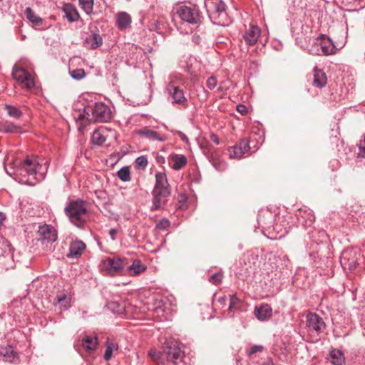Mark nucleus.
<instances>
[{
    "label": "nucleus",
    "mask_w": 365,
    "mask_h": 365,
    "mask_svg": "<svg viewBox=\"0 0 365 365\" xmlns=\"http://www.w3.org/2000/svg\"><path fill=\"white\" fill-rule=\"evenodd\" d=\"M111 118L110 108L102 102L88 105L83 113H79L76 122L79 124L78 130H83L87 122H108Z\"/></svg>",
    "instance_id": "f257e3e1"
},
{
    "label": "nucleus",
    "mask_w": 365,
    "mask_h": 365,
    "mask_svg": "<svg viewBox=\"0 0 365 365\" xmlns=\"http://www.w3.org/2000/svg\"><path fill=\"white\" fill-rule=\"evenodd\" d=\"M152 194L153 205L151 210L154 211L163 208L171 195V188L165 173L158 172L155 174V184Z\"/></svg>",
    "instance_id": "f03ea898"
},
{
    "label": "nucleus",
    "mask_w": 365,
    "mask_h": 365,
    "mask_svg": "<svg viewBox=\"0 0 365 365\" xmlns=\"http://www.w3.org/2000/svg\"><path fill=\"white\" fill-rule=\"evenodd\" d=\"M48 168V162L42 163L41 160L35 156H28L21 165V173H25L36 182H31L35 185L36 182H40L45 178Z\"/></svg>",
    "instance_id": "7ed1b4c3"
},
{
    "label": "nucleus",
    "mask_w": 365,
    "mask_h": 365,
    "mask_svg": "<svg viewBox=\"0 0 365 365\" xmlns=\"http://www.w3.org/2000/svg\"><path fill=\"white\" fill-rule=\"evenodd\" d=\"M205 7L207 9L211 21L219 26H228L231 19L226 12V6L222 0H205Z\"/></svg>",
    "instance_id": "20e7f679"
},
{
    "label": "nucleus",
    "mask_w": 365,
    "mask_h": 365,
    "mask_svg": "<svg viewBox=\"0 0 365 365\" xmlns=\"http://www.w3.org/2000/svg\"><path fill=\"white\" fill-rule=\"evenodd\" d=\"M64 212L72 224L79 228L83 227L88 214L85 201L80 199L69 201Z\"/></svg>",
    "instance_id": "39448f33"
},
{
    "label": "nucleus",
    "mask_w": 365,
    "mask_h": 365,
    "mask_svg": "<svg viewBox=\"0 0 365 365\" xmlns=\"http://www.w3.org/2000/svg\"><path fill=\"white\" fill-rule=\"evenodd\" d=\"M127 261L118 257H105L99 264L101 272L106 276L115 277L125 274Z\"/></svg>",
    "instance_id": "423d86ee"
},
{
    "label": "nucleus",
    "mask_w": 365,
    "mask_h": 365,
    "mask_svg": "<svg viewBox=\"0 0 365 365\" xmlns=\"http://www.w3.org/2000/svg\"><path fill=\"white\" fill-rule=\"evenodd\" d=\"M57 237V231L53 226L46 224L38 226L36 240L46 252H52L54 250L53 244Z\"/></svg>",
    "instance_id": "0eeeda50"
},
{
    "label": "nucleus",
    "mask_w": 365,
    "mask_h": 365,
    "mask_svg": "<svg viewBox=\"0 0 365 365\" xmlns=\"http://www.w3.org/2000/svg\"><path fill=\"white\" fill-rule=\"evenodd\" d=\"M176 14L182 24L197 26L202 21V16L197 6H180L177 8Z\"/></svg>",
    "instance_id": "6e6552de"
},
{
    "label": "nucleus",
    "mask_w": 365,
    "mask_h": 365,
    "mask_svg": "<svg viewBox=\"0 0 365 365\" xmlns=\"http://www.w3.org/2000/svg\"><path fill=\"white\" fill-rule=\"evenodd\" d=\"M183 344L175 340L169 339L165 342L163 352L166 354L168 361L178 364L180 361H183L185 358V351L182 350Z\"/></svg>",
    "instance_id": "1a4fd4ad"
},
{
    "label": "nucleus",
    "mask_w": 365,
    "mask_h": 365,
    "mask_svg": "<svg viewBox=\"0 0 365 365\" xmlns=\"http://www.w3.org/2000/svg\"><path fill=\"white\" fill-rule=\"evenodd\" d=\"M250 152V141L247 138L242 139L235 145L228 149V154L230 158L240 159Z\"/></svg>",
    "instance_id": "9d476101"
},
{
    "label": "nucleus",
    "mask_w": 365,
    "mask_h": 365,
    "mask_svg": "<svg viewBox=\"0 0 365 365\" xmlns=\"http://www.w3.org/2000/svg\"><path fill=\"white\" fill-rule=\"evenodd\" d=\"M12 76L14 79L20 82L27 88L34 86V81L31 75L23 68L14 66L12 71Z\"/></svg>",
    "instance_id": "9b49d317"
},
{
    "label": "nucleus",
    "mask_w": 365,
    "mask_h": 365,
    "mask_svg": "<svg viewBox=\"0 0 365 365\" xmlns=\"http://www.w3.org/2000/svg\"><path fill=\"white\" fill-rule=\"evenodd\" d=\"M166 91L169 96L172 98V103L178 104L184 108L187 106V99L185 96L182 89L179 87H173V86H167Z\"/></svg>",
    "instance_id": "f8f14e48"
},
{
    "label": "nucleus",
    "mask_w": 365,
    "mask_h": 365,
    "mask_svg": "<svg viewBox=\"0 0 365 365\" xmlns=\"http://www.w3.org/2000/svg\"><path fill=\"white\" fill-rule=\"evenodd\" d=\"M315 44L317 47H319L321 50L319 52V49H317V54L328 56L334 53L335 46L332 41L325 35H321L317 39Z\"/></svg>",
    "instance_id": "ddd939ff"
},
{
    "label": "nucleus",
    "mask_w": 365,
    "mask_h": 365,
    "mask_svg": "<svg viewBox=\"0 0 365 365\" xmlns=\"http://www.w3.org/2000/svg\"><path fill=\"white\" fill-rule=\"evenodd\" d=\"M307 327L316 333H320L326 327V324L322 317L316 313H309L307 315Z\"/></svg>",
    "instance_id": "4468645a"
},
{
    "label": "nucleus",
    "mask_w": 365,
    "mask_h": 365,
    "mask_svg": "<svg viewBox=\"0 0 365 365\" xmlns=\"http://www.w3.org/2000/svg\"><path fill=\"white\" fill-rule=\"evenodd\" d=\"M356 252L352 250H344L340 257V263L344 268L354 269L358 263L354 257Z\"/></svg>",
    "instance_id": "2eb2a0df"
},
{
    "label": "nucleus",
    "mask_w": 365,
    "mask_h": 365,
    "mask_svg": "<svg viewBox=\"0 0 365 365\" xmlns=\"http://www.w3.org/2000/svg\"><path fill=\"white\" fill-rule=\"evenodd\" d=\"M261 30L257 26H252L243 34V38L249 46H253L257 42L260 36Z\"/></svg>",
    "instance_id": "dca6fc26"
},
{
    "label": "nucleus",
    "mask_w": 365,
    "mask_h": 365,
    "mask_svg": "<svg viewBox=\"0 0 365 365\" xmlns=\"http://www.w3.org/2000/svg\"><path fill=\"white\" fill-rule=\"evenodd\" d=\"M86 249V244L81 240H75L71 242L69 252L67 254L68 258H78L81 256Z\"/></svg>",
    "instance_id": "f3484780"
},
{
    "label": "nucleus",
    "mask_w": 365,
    "mask_h": 365,
    "mask_svg": "<svg viewBox=\"0 0 365 365\" xmlns=\"http://www.w3.org/2000/svg\"><path fill=\"white\" fill-rule=\"evenodd\" d=\"M254 313L258 320L266 321L272 317V309L269 304H264L255 307Z\"/></svg>",
    "instance_id": "a211bd4d"
},
{
    "label": "nucleus",
    "mask_w": 365,
    "mask_h": 365,
    "mask_svg": "<svg viewBox=\"0 0 365 365\" xmlns=\"http://www.w3.org/2000/svg\"><path fill=\"white\" fill-rule=\"evenodd\" d=\"M138 133L140 136L149 140H157L160 142H163L165 140V138L164 136L160 135L158 132L153 130L148 127L139 130Z\"/></svg>",
    "instance_id": "6ab92c4d"
},
{
    "label": "nucleus",
    "mask_w": 365,
    "mask_h": 365,
    "mask_svg": "<svg viewBox=\"0 0 365 365\" xmlns=\"http://www.w3.org/2000/svg\"><path fill=\"white\" fill-rule=\"evenodd\" d=\"M313 86L318 88H324L327 83V77L322 70L314 67V68Z\"/></svg>",
    "instance_id": "aec40b11"
},
{
    "label": "nucleus",
    "mask_w": 365,
    "mask_h": 365,
    "mask_svg": "<svg viewBox=\"0 0 365 365\" xmlns=\"http://www.w3.org/2000/svg\"><path fill=\"white\" fill-rule=\"evenodd\" d=\"M103 43V39L101 36L96 33H93L91 35L88 36L85 41L84 44L86 47L90 49H96Z\"/></svg>",
    "instance_id": "412c9836"
},
{
    "label": "nucleus",
    "mask_w": 365,
    "mask_h": 365,
    "mask_svg": "<svg viewBox=\"0 0 365 365\" xmlns=\"http://www.w3.org/2000/svg\"><path fill=\"white\" fill-rule=\"evenodd\" d=\"M63 11L66 17L71 22L76 21L79 19V14L76 7L70 3L63 4Z\"/></svg>",
    "instance_id": "4be33fe9"
},
{
    "label": "nucleus",
    "mask_w": 365,
    "mask_h": 365,
    "mask_svg": "<svg viewBox=\"0 0 365 365\" xmlns=\"http://www.w3.org/2000/svg\"><path fill=\"white\" fill-rule=\"evenodd\" d=\"M55 305H58L59 309L66 310L71 307V297L64 293L58 294L54 299Z\"/></svg>",
    "instance_id": "5701e85b"
},
{
    "label": "nucleus",
    "mask_w": 365,
    "mask_h": 365,
    "mask_svg": "<svg viewBox=\"0 0 365 365\" xmlns=\"http://www.w3.org/2000/svg\"><path fill=\"white\" fill-rule=\"evenodd\" d=\"M330 361L333 365H344L345 357L343 352L337 349H333L329 352Z\"/></svg>",
    "instance_id": "b1692460"
},
{
    "label": "nucleus",
    "mask_w": 365,
    "mask_h": 365,
    "mask_svg": "<svg viewBox=\"0 0 365 365\" xmlns=\"http://www.w3.org/2000/svg\"><path fill=\"white\" fill-rule=\"evenodd\" d=\"M126 267L132 276L138 275L146 270V267L139 259H135L131 265L127 264Z\"/></svg>",
    "instance_id": "393cba45"
},
{
    "label": "nucleus",
    "mask_w": 365,
    "mask_h": 365,
    "mask_svg": "<svg viewBox=\"0 0 365 365\" xmlns=\"http://www.w3.org/2000/svg\"><path fill=\"white\" fill-rule=\"evenodd\" d=\"M131 23V17L126 12H120L118 14L116 21L117 26L120 29H126Z\"/></svg>",
    "instance_id": "a878e982"
},
{
    "label": "nucleus",
    "mask_w": 365,
    "mask_h": 365,
    "mask_svg": "<svg viewBox=\"0 0 365 365\" xmlns=\"http://www.w3.org/2000/svg\"><path fill=\"white\" fill-rule=\"evenodd\" d=\"M83 347L87 351H94L98 345L96 336H86L82 339Z\"/></svg>",
    "instance_id": "bb28decb"
},
{
    "label": "nucleus",
    "mask_w": 365,
    "mask_h": 365,
    "mask_svg": "<svg viewBox=\"0 0 365 365\" xmlns=\"http://www.w3.org/2000/svg\"><path fill=\"white\" fill-rule=\"evenodd\" d=\"M173 165L174 170H178L183 168L187 163V158L183 155L175 154L172 156Z\"/></svg>",
    "instance_id": "cd10ccee"
},
{
    "label": "nucleus",
    "mask_w": 365,
    "mask_h": 365,
    "mask_svg": "<svg viewBox=\"0 0 365 365\" xmlns=\"http://www.w3.org/2000/svg\"><path fill=\"white\" fill-rule=\"evenodd\" d=\"M25 14L27 19L34 26H38L42 24L43 19L40 16H37L31 8L28 7L26 9Z\"/></svg>",
    "instance_id": "c85d7f7f"
},
{
    "label": "nucleus",
    "mask_w": 365,
    "mask_h": 365,
    "mask_svg": "<svg viewBox=\"0 0 365 365\" xmlns=\"http://www.w3.org/2000/svg\"><path fill=\"white\" fill-rule=\"evenodd\" d=\"M1 354L6 361L14 362L16 359H17V354L14 351L13 348L11 346L2 348L1 350Z\"/></svg>",
    "instance_id": "c756f323"
},
{
    "label": "nucleus",
    "mask_w": 365,
    "mask_h": 365,
    "mask_svg": "<svg viewBox=\"0 0 365 365\" xmlns=\"http://www.w3.org/2000/svg\"><path fill=\"white\" fill-rule=\"evenodd\" d=\"M118 349V346L117 344L112 341H106V352L104 354V359L106 361H109L113 356V352L114 351H117Z\"/></svg>",
    "instance_id": "7c9ffc66"
},
{
    "label": "nucleus",
    "mask_w": 365,
    "mask_h": 365,
    "mask_svg": "<svg viewBox=\"0 0 365 365\" xmlns=\"http://www.w3.org/2000/svg\"><path fill=\"white\" fill-rule=\"evenodd\" d=\"M0 130L4 133H18L20 130V128L13 123L6 121L1 124Z\"/></svg>",
    "instance_id": "2f4dec72"
},
{
    "label": "nucleus",
    "mask_w": 365,
    "mask_h": 365,
    "mask_svg": "<svg viewBox=\"0 0 365 365\" xmlns=\"http://www.w3.org/2000/svg\"><path fill=\"white\" fill-rule=\"evenodd\" d=\"M108 306L113 312L117 314H123L125 310V304L120 302H110Z\"/></svg>",
    "instance_id": "473e14b6"
},
{
    "label": "nucleus",
    "mask_w": 365,
    "mask_h": 365,
    "mask_svg": "<svg viewBox=\"0 0 365 365\" xmlns=\"http://www.w3.org/2000/svg\"><path fill=\"white\" fill-rule=\"evenodd\" d=\"M183 83V78L180 73H172L169 76V82L167 86H173V87H179Z\"/></svg>",
    "instance_id": "72a5a7b5"
},
{
    "label": "nucleus",
    "mask_w": 365,
    "mask_h": 365,
    "mask_svg": "<svg viewBox=\"0 0 365 365\" xmlns=\"http://www.w3.org/2000/svg\"><path fill=\"white\" fill-rule=\"evenodd\" d=\"M5 110L7 111L8 115L14 118H19L22 115V112L16 107L6 104Z\"/></svg>",
    "instance_id": "f704fd0d"
},
{
    "label": "nucleus",
    "mask_w": 365,
    "mask_h": 365,
    "mask_svg": "<svg viewBox=\"0 0 365 365\" xmlns=\"http://www.w3.org/2000/svg\"><path fill=\"white\" fill-rule=\"evenodd\" d=\"M118 177L123 182L130 180V173L129 167L125 166L118 171Z\"/></svg>",
    "instance_id": "c9c22d12"
},
{
    "label": "nucleus",
    "mask_w": 365,
    "mask_h": 365,
    "mask_svg": "<svg viewBox=\"0 0 365 365\" xmlns=\"http://www.w3.org/2000/svg\"><path fill=\"white\" fill-rule=\"evenodd\" d=\"M148 356L157 364H160L163 363L162 354L161 352L157 351L155 349H151L148 351Z\"/></svg>",
    "instance_id": "e433bc0d"
},
{
    "label": "nucleus",
    "mask_w": 365,
    "mask_h": 365,
    "mask_svg": "<svg viewBox=\"0 0 365 365\" xmlns=\"http://www.w3.org/2000/svg\"><path fill=\"white\" fill-rule=\"evenodd\" d=\"M81 8L87 14H90L93 11V0H78Z\"/></svg>",
    "instance_id": "4c0bfd02"
},
{
    "label": "nucleus",
    "mask_w": 365,
    "mask_h": 365,
    "mask_svg": "<svg viewBox=\"0 0 365 365\" xmlns=\"http://www.w3.org/2000/svg\"><path fill=\"white\" fill-rule=\"evenodd\" d=\"M106 141V137L99 131L96 130L92 135V142L98 145H101Z\"/></svg>",
    "instance_id": "58836bf2"
},
{
    "label": "nucleus",
    "mask_w": 365,
    "mask_h": 365,
    "mask_svg": "<svg viewBox=\"0 0 365 365\" xmlns=\"http://www.w3.org/2000/svg\"><path fill=\"white\" fill-rule=\"evenodd\" d=\"M71 76L75 80H81L86 76L85 71L82 68L73 69L69 71Z\"/></svg>",
    "instance_id": "ea45409f"
},
{
    "label": "nucleus",
    "mask_w": 365,
    "mask_h": 365,
    "mask_svg": "<svg viewBox=\"0 0 365 365\" xmlns=\"http://www.w3.org/2000/svg\"><path fill=\"white\" fill-rule=\"evenodd\" d=\"M222 279V275L220 273H215L210 277L209 281L214 284H219Z\"/></svg>",
    "instance_id": "a19ab883"
},
{
    "label": "nucleus",
    "mask_w": 365,
    "mask_h": 365,
    "mask_svg": "<svg viewBox=\"0 0 365 365\" xmlns=\"http://www.w3.org/2000/svg\"><path fill=\"white\" fill-rule=\"evenodd\" d=\"M217 78L215 76H210L208 78L206 85L209 89L212 90L217 86Z\"/></svg>",
    "instance_id": "79ce46f5"
},
{
    "label": "nucleus",
    "mask_w": 365,
    "mask_h": 365,
    "mask_svg": "<svg viewBox=\"0 0 365 365\" xmlns=\"http://www.w3.org/2000/svg\"><path fill=\"white\" fill-rule=\"evenodd\" d=\"M264 349V347L261 345H253L250 351L247 352V354L249 356H251L252 355L262 351Z\"/></svg>",
    "instance_id": "37998d69"
},
{
    "label": "nucleus",
    "mask_w": 365,
    "mask_h": 365,
    "mask_svg": "<svg viewBox=\"0 0 365 365\" xmlns=\"http://www.w3.org/2000/svg\"><path fill=\"white\" fill-rule=\"evenodd\" d=\"M136 164L140 168H145L148 165V159L145 156L142 155L138 157L136 160Z\"/></svg>",
    "instance_id": "c03bdc74"
},
{
    "label": "nucleus",
    "mask_w": 365,
    "mask_h": 365,
    "mask_svg": "<svg viewBox=\"0 0 365 365\" xmlns=\"http://www.w3.org/2000/svg\"><path fill=\"white\" fill-rule=\"evenodd\" d=\"M239 302L240 299L235 295L230 296L229 309L235 307V306L237 305Z\"/></svg>",
    "instance_id": "a18cd8bd"
},
{
    "label": "nucleus",
    "mask_w": 365,
    "mask_h": 365,
    "mask_svg": "<svg viewBox=\"0 0 365 365\" xmlns=\"http://www.w3.org/2000/svg\"><path fill=\"white\" fill-rule=\"evenodd\" d=\"M178 201L180 204V207H182L184 205H185L187 202V197L185 195H180L178 197Z\"/></svg>",
    "instance_id": "49530a36"
},
{
    "label": "nucleus",
    "mask_w": 365,
    "mask_h": 365,
    "mask_svg": "<svg viewBox=\"0 0 365 365\" xmlns=\"http://www.w3.org/2000/svg\"><path fill=\"white\" fill-rule=\"evenodd\" d=\"M237 110L243 115L246 114L247 112V107L242 104H240L237 106Z\"/></svg>",
    "instance_id": "de8ad7c7"
},
{
    "label": "nucleus",
    "mask_w": 365,
    "mask_h": 365,
    "mask_svg": "<svg viewBox=\"0 0 365 365\" xmlns=\"http://www.w3.org/2000/svg\"><path fill=\"white\" fill-rule=\"evenodd\" d=\"M118 230L117 229L112 228L109 230V235L112 240H115V235L118 233Z\"/></svg>",
    "instance_id": "09e8293b"
},
{
    "label": "nucleus",
    "mask_w": 365,
    "mask_h": 365,
    "mask_svg": "<svg viewBox=\"0 0 365 365\" xmlns=\"http://www.w3.org/2000/svg\"><path fill=\"white\" fill-rule=\"evenodd\" d=\"M178 134L179 135V137L180 138V139L185 142V143H188V138L185 135V134H184L181 131H178Z\"/></svg>",
    "instance_id": "8fccbe9b"
},
{
    "label": "nucleus",
    "mask_w": 365,
    "mask_h": 365,
    "mask_svg": "<svg viewBox=\"0 0 365 365\" xmlns=\"http://www.w3.org/2000/svg\"><path fill=\"white\" fill-rule=\"evenodd\" d=\"M226 301H227V297L225 296L224 297H220L218 299V302L219 304L222 306V307H224L226 305Z\"/></svg>",
    "instance_id": "3c124183"
},
{
    "label": "nucleus",
    "mask_w": 365,
    "mask_h": 365,
    "mask_svg": "<svg viewBox=\"0 0 365 365\" xmlns=\"http://www.w3.org/2000/svg\"><path fill=\"white\" fill-rule=\"evenodd\" d=\"M200 41H201V38L200 36L198 35H194L192 36V41L196 43V44H199L200 43Z\"/></svg>",
    "instance_id": "603ef678"
},
{
    "label": "nucleus",
    "mask_w": 365,
    "mask_h": 365,
    "mask_svg": "<svg viewBox=\"0 0 365 365\" xmlns=\"http://www.w3.org/2000/svg\"><path fill=\"white\" fill-rule=\"evenodd\" d=\"M211 140L216 144V145H218L220 143V140H219V138L218 137L215 135V134H212L211 136Z\"/></svg>",
    "instance_id": "864d4df0"
},
{
    "label": "nucleus",
    "mask_w": 365,
    "mask_h": 365,
    "mask_svg": "<svg viewBox=\"0 0 365 365\" xmlns=\"http://www.w3.org/2000/svg\"><path fill=\"white\" fill-rule=\"evenodd\" d=\"M5 220H6L5 214L0 212V227L3 225V222Z\"/></svg>",
    "instance_id": "5fc2aeb1"
},
{
    "label": "nucleus",
    "mask_w": 365,
    "mask_h": 365,
    "mask_svg": "<svg viewBox=\"0 0 365 365\" xmlns=\"http://www.w3.org/2000/svg\"><path fill=\"white\" fill-rule=\"evenodd\" d=\"M359 155L365 158V148L364 149H360Z\"/></svg>",
    "instance_id": "6e6d98bb"
},
{
    "label": "nucleus",
    "mask_w": 365,
    "mask_h": 365,
    "mask_svg": "<svg viewBox=\"0 0 365 365\" xmlns=\"http://www.w3.org/2000/svg\"><path fill=\"white\" fill-rule=\"evenodd\" d=\"M264 365H274V364L272 362H267V363L264 364Z\"/></svg>",
    "instance_id": "4d7b16f0"
},
{
    "label": "nucleus",
    "mask_w": 365,
    "mask_h": 365,
    "mask_svg": "<svg viewBox=\"0 0 365 365\" xmlns=\"http://www.w3.org/2000/svg\"><path fill=\"white\" fill-rule=\"evenodd\" d=\"M163 223H165L166 225H168V220H165V222H161L160 224H163Z\"/></svg>",
    "instance_id": "13d9d810"
}]
</instances>
